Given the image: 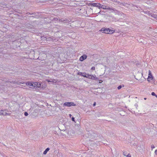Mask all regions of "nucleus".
I'll list each match as a JSON object with an SVG mask.
<instances>
[{
	"label": "nucleus",
	"mask_w": 157,
	"mask_h": 157,
	"mask_svg": "<svg viewBox=\"0 0 157 157\" xmlns=\"http://www.w3.org/2000/svg\"><path fill=\"white\" fill-rule=\"evenodd\" d=\"M95 105H96V103L95 102H94L93 104V106H95Z\"/></svg>",
	"instance_id": "30"
},
{
	"label": "nucleus",
	"mask_w": 157,
	"mask_h": 157,
	"mask_svg": "<svg viewBox=\"0 0 157 157\" xmlns=\"http://www.w3.org/2000/svg\"><path fill=\"white\" fill-rule=\"evenodd\" d=\"M155 97L157 98V95H156V96H155Z\"/></svg>",
	"instance_id": "36"
},
{
	"label": "nucleus",
	"mask_w": 157,
	"mask_h": 157,
	"mask_svg": "<svg viewBox=\"0 0 157 157\" xmlns=\"http://www.w3.org/2000/svg\"><path fill=\"white\" fill-rule=\"evenodd\" d=\"M147 81L152 84L154 83V80L152 76H148Z\"/></svg>",
	"instance_id": "4"
},
{
	"label": "nucleus",
	"mask_w": 157,
	"mask_h": 157,
	"mask_svg": "<svg viewBox=\"0 0 157 157\" xmlns=\"http://www.w3.org/2000/svg\"><path fill=\"white\" fill-rule=\"evenodd\" d=\"M63 106H66L68 107H70L71 106H75L76 105L75 104H74V103L72 102H65L63 104Z\"/></svg>",
	"instance_id": "3"
},
{
	"label": "nucleus",
	"mask_w": 157,
	"mask_h": 157,
	"mask_svg": "<svg viewBox=\"0 0 157 157\" xmlns=\"http://www.w3.org/2000/svg\"><path fill=\"white\" fill-rule=\"evenodd\" d=\"M109 31H114V30H99V33H103L108 34Z\"/></svg>",
	"instance_id": "6"
},
{
	"label": "nucleus",
	"mask_w": 157,
	"mask_h": 157,
	"mask_svg": "<svg viewBox=\"0 0 157 157\" xmlns=\"http://www.w3.org/2000/svg\"><path fill=\"white\" fill-rule=\"evenodd\" d=\"M47 81L48 82H53L54 83H56L57 82L56 80L55 79H53L51 80H47Z\"/></svg>",
	"instance_id": "15"
},
{
	"label": "nucleus",
	"mask_w": 157,
	"mask_h": 157,
	"mask_svg": "<svg viewBox=\"0 0 157 157\" xmlns=\"http://www.w3.org/2000/svg\"><path fill=\"white\" fill-rule=\"evenodd\" d=\"M27 86H32L34 87H37L38 88H39L40 87L41 84L40 83H39L38 82H28L26 83H25Z\"/></svg>",
	"instance_id": "1"
},
{
	"label": "nucleus",
	"mask_w": 157,
	"mask_h": 157,
	"mask_svg": "<svg viewBox=\"0 0 157 157\" xmlns=\"http://www.w3.org/2000/svg\"><path fill=\"white\" fill-rule=\"evenodd\" d=\"M101 29H110L109 28H102Z\"/></svg>",
	"instance_id": "26"
},
{
	"label": "nucleus",
	"mask_w": 157,
	"mask_h": 157,
	"mask_svg": "<svg viewBox=\"0 0 157 157\" xmlns=\"http://www.w3.org/2000/svg\"><path fill=\"white\" fill-rule=\"evenodd\" d=\"M60 110H63V109H61L60 108Z\"/></svg>",
	"instance_id": "34"
},
{
	"label": "nucleus",
	"mask_w": 157,
	"mask_h": 157,
	"mask_svg": "<svg viewBox=\"0 0 157 157\" xmlns=\"http://www.w3.org/2000/svg\"><path fill=\"white\" fill-rule=\"evenodd\" d=\"M115 30H114V31H108V34H112L113 33L115 32ZM117 31V30H116Z\"/></svg>",
	"instance_id": "16"
},
{
	"label": "nucleus",
	"mask_w": 157,
	"mask_h": 157,
	"mask_svg": "<svg viewBox=\"0 0 157 157\" xmlns=\"http://www.w3.org/2000/svg\"><path fill=\"white\" fill-rule=\"evenodd\" d=\"M95 69V67H91V70H94Z\"/></svg>",
	"instance_id": "23"
},
{
	"label": "nucleus",
	"mask_w": 157,
	"mask_h": 157,
	"mask_svg": "<svg viewBox=\"0 0 157 157\" xmlns=\"http://www.w3.org/2000/svg\"><path fill=\"white\" fill-rule=\"evenodd\" d=\"M11 83H13L14 84H25V82H24L23 83H22L21 82H19V83H18L17 82H16L15 81H13L10 82Z\"/></svg>",
	"instance_id": "13"
},
{
	"label": "nucleus",
	"mask_w": 157,
	"mask_h": 157,
	"mask_svg": "<svg viewBox=\"0 0 157 157\" xmlns=\"http://www.w3.org/2000/svg\"><path fill=\"white\" fill-rule=\"evenodd\" d=\"M71 120L75 122V120L74 117H72Z\"/></svg>",
	"instance_id": "27"
},
{
	"label": "nucleus",
	"mask_w": 157,
	"mask_h": 157,
	"mask_svg": "<svg viewBox=\"0 0 157 157\" xmlns=\"http://www.w3.org/2000/svg\"><path fill=\"white\" fill-rule=\"evenodd\" d=\"M69 116L70 117H71V114H69Z\"/></svg>",
	"instance_id": "32"
},
{
	"label": "nucleus",
	"mask_w": 157,
	"mask_h": 157,
	"mask_svg": "<svg viewBox=\"0 0 157 157\" xmlns=\"http://www.w3.org/2000/svg\"><path fill=\"white\" fill-rule=\"evenodd\" d=\"M91 77H92V75H90L88 74H86V76H85V77L89 79H91Z\"/></svg>",
	"instance_id": "12"
},
{
	"label": "nucleus",
	"mask_w": 157,
	"mask_h": 157,
	"mask_svg": "<svg viewBox=\"0 0 157 157\" xmlns=\"http://www.w3.org/2000/svg\"><path fill=\"white\" fill-rule=\"evenodd\" d=\"M86 58L87 56L86 55H84L80 57L79 60L81 61H83L84 60L86 59Z\"/></svg>",
	"instance_id": "7"
},
{
	"label": "nucleus",
	"mask_w": 157,
	"mask_h": 157,
	"mask_svg": "<svg viewBox=\"0 0 157 157\" xmlns=\"http://www.w3.org/2000/svg\"><path fill=\"white\" fill-rule=\"evenodd\" d=\"M147 99L146 98H144V100H146Z\"/></svg>",
	"instance_id": "35"
},
{
	"label": "nucleus",
	"mask_w": 157,
	"mask_h": 157,
	"mask_svg": "<svg viewBox=\"0 0 157 157\" xmlns=\"http://www.w3.org/2000/svg\"><path fill=\"white\" fill-rule=\"evenodd\" d=\"M94 4L95 5V6L99 7V8H101V4H100L99 3H95Z\"/></svg>",
	"instance_id": "11"
},
{
	"label": "nucleus",
	"mask_w": 157,
	"mask_h": 157,
	"mask_svg": "<svg viewBox=\"0 0 157 157\" xmlns=\"http://www.w3.org/2000/svg\"><path fill=\"white\" fill-rule=\"evenodd\" d=\"M146 13L149 16L155 18V21H157V15L156 14L152 13L149 11L147 12Z\"/></svg>",
	"instance_id": "2"
},
{
	"label": "nucleus",
	"mask_w": 157,
	"mask_h": 157,
	"mask_svg": "<svg viewBox=\"0 0 157 157\" xmlns=\"http://www.w3.org/2000/svg\"><path fill=\"white\" fill-rule=\"evenodd\" d=\"M41 38H43L44 39V40H46V38L44 37H41Z\"/></svg>",
	"instance_id": "29"
},
{
	"label": "nucleus",
	"mask_w": 157,
	"mask_h": 157,
	"mask_svg": "<svg viewBox=\"0 0 157 157\" xmlns=\"http://www.w3.org/2000/svg\"><path fill=\"white\" fill-rule=\"evenodd\" d=\"M24 115H25V116H27L28 115V113L27 112H25Z\"/></svg>",
	"instance_id": "24"
},
{
	"label": "nucleus",
	"mask_w": 157,
	"mask_h": 157,
	"mask_svg": "<svg viewBox=\"0 0 157 157\" xmlns=\"http://www.w3.org/2000/svg\"><path fill=\"white\" fill-rule=\"evenodd\" d=\"M59 22H63V23H69L71 22V21L70 19H67V20H64L63 19H59Z\"/></svg>",
	"instance_id": "5"
},
{
	"label": "nucleus",
	"mask_w": 157,
	"mask_h": 157,
	"mask_svg": "<svg viewBox=\"0 0 157 157\" xmlns=\"http://www.w3.org/2000/svg\"><path fill=\"white\" fill-rule=\"evenodd\" d=\"M148 72H149L148 76H152V74L151 73V72L150 70H149Z\"/></svg>",
	"instance_id": "20"
},
{
	"label": "nucleus",
	"mask_w": 157,
	"mask_h": 157,
	"mask_svg": "<svg viewBox=\"0 0 157 157\" xmlns=\"http://www.w3.org/2000/svg\"><path fill=\"white\" fill-rule=\"evenodd\" d=\"M151 147L152 149H152L155 148V147L154 146V145H151Z\"/></svg>",
	"instance_id": "21"
},
{
	"label": "nucleus",
	"mask_w": 157,
	"mask_h": 157,
	"mask_svg": "<svg viewBox=\"0 0 157 157\" xmlns=\"http://www.w3.org/2000/svg\"><path fill=\"white\" fill-rule=\"evenodd\" d=\"M151 95L153 96H156V94H155V93L154 92H153L151 93Z\"/></svg>",
	"instance_id": "22"
},
{
	"label": "nucleus",
	"mask_w": 157,
	"mask_h": 157,
	"mask_svg": "<svg viewBox=\"0 0 157 157\" xmlns=\"http://www.w3.org/2000/svg\"><path fill=\"white\" fill-rule=\"evenodd\" d=\"M124 85H120L118 86L117 89L118 90H120L122 87H124Z\"/></svg>",
	"instance_id": "18"
},
{
	"label": "nucleus",
	"mask_w": 157,
	"mask_h": 157,
	"mask_svg": "<svg viewBox=\"0 0 157 157\" xmlns=\"http://www.w3.org/2000/svg\"><path fill=\"white\" fill-rule=\"evenodd\" d=\"M155 154L156 155H157V149L155 151Z\"/></svg>",
	"instance_id": "28"
},
{
	"label": "nucleus",
	"mask_w": 157,
	"mask_h": 157,
	"mask_svg": "<svg viewBox=\"0 0 157 157\" xmlns=\"http://www.w3.org/2000/svg\"><path fill=\"white\" fill-rule=\"evenodd\" d=\"M124 156H127V155H126L125 154H124Z\"/></svg>",
	"instance_id": "33"
},
{
	"label": "nucleus",
	"mask_w": 157,
	"mask_h": 157,
	"mask_svg": "<svg viewBox=\"0 0 157 157\" xmlns=\"http://www.w3.org/2000/svg\"><path fill=\"white\" fill-rule=\"evenodd\" d=\"M106 9H107V10H114L113 9L111 8V7H109V6H107Z\"/></svg>",
	"instance_id": "19"
},
{
	"label": "nucleus",
	"mask_w": 157,
	"mask_h": 157,
	"mask_svg": "<svg viewBox=\"0 0 157 157\" xmlns=\"http://www.w3.org/2000/svg\"><path fill=\"white\" fill-rule=\"evenodd\" d=\"M126 157H131V155L130 154H128Z\"/></svg>",
	"instance_id": "25"
},
{
	"label": "nucleus",
	"mask_w": 157,
	"mask_h": 157,
	"mask_svg": "<svg viewBox=\"0 0 157 157\" xmlns=\"http://www.w3.org/2000/svg\"><path fill=\"white\" fill-rule=\"evenodd\" d=\"M8 114L6 113V110H0V115H6Z\"/></svg>",
	"instance_id": "8"
},
{
	"label": "nucleus",
	"mask_w": 157,
	"mask_h": 157,
	"mask_svg": "<svg viewBox=\"0 0 157 157\" xmlns=\"http://www.w3.org/2000/svg\"><path fill=\"white\" fill-rule=\"evenodd\" d=\"M49 149H50L49 148H46L43 152L44 154H46L47 152L49 150Z\"/></svg>",
	"instance_id": "14"
},
{
	"label": "nucleus",
	"mask_w": 157,
	"mask_h": 157,
	"mask_svg": "<svg viewBox=\"0 0 157 157\" xmlns=\"http://www.w3.org/2000/svg\"><path fill=\"white\" fill-rule=\"evenodd\" d=\"M102 82V81H100L99 82V83H101Z\"/></svg>",
	"instance_id": "31"
},
{
	"label": "nucleus",
	"mask_w": 157,
	"mask_h": 157,
	"mask_svg": "<svg viewBox=\"0 0 157 157\" xmlns=\"http://www.w3.org/2000/svg\"><path fill=\"white\" fill-rule=\"evenodd\" d=\"M91 79L92 80H98V78L96 77V76L95 75H92V77H91Z\"/></svg>",
	"instance_id": "9"
},
{
	"label": "nucleus",
	"mask_w": 157,
	"mask_h": 157,
	"mask_svg": "<svg viewBox=\"0 0 157 157\" xmlns=\"http://www.w3.org/2000/svg\"><path fill=\"white\" fill-rule=\"evenodd\" d=\"M116 32H117V31H116Z\"/></svg>",
	"instance_id": "37"
},
{
	"label": "nucleus",
	"mask_w": 157,
	"mask_h": 157,
	"mask_svg": "<svg viewBox=\"0 0 157 157\" xmlns=\"http://www.w3.org/2000/svg\"><path fill=\"white\" fill-rule=\"evenodd\" d=\"M86 73H82L81 72H78V75H81L82 76L85 77V76H86Z\"/></svg>",
	"instance_id": "10"
},
{
	"label": "nucleus",
	"mask_w": 157,
	"mask_h": 157,
	"mask_svg": "<svg viewBox=\"0 0 157 157\" xmlns=\"http://www.w3.org/2000/svg\"><path fill=\"white\" fill-rule=\"evenodd\" d=\"M107 6L105 5H101V8H102L103 9H106Z\"/></svg>",
	"instance_id": "17"
}]
</instances>
